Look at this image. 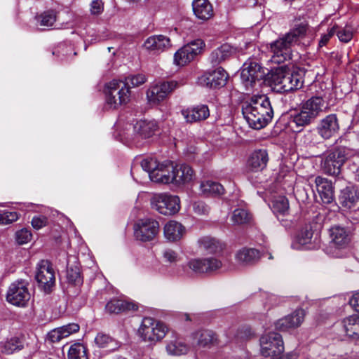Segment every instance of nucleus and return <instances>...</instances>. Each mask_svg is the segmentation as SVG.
<instances>
[{"instance_id":"1","label":"nucleus","mask_w":359,"mask_h":359,"mask_svg":"<svg viewBox=\"0 0 359 359\" xmlns=\"http://www.w3.org/2000/svg\"><path fill=\"white\" fill-rule=\"evenodd\" d=\"M242 112L249 126L257 130L266 126L273 116L271 102L265 95L252 96L243 105Z\"/></svg>"},{"instance_id":"2","label":"nucleus","mask_w":359,"mask_h":359,"mask_svg":"<svg viewBox=\"0 0 359 359\" xmlns=\"http://www.w3.org/2000/svg\"><path fill=\"white\" fill-rule=\"evenodd\" d=\"M326 109L322 97L313 96L301 103L299 110L290 116V127L294 132H301L313 122Z\"/></svg>"},{"instance_id":"3","label":"nucleus","mask_w":359,"mask_h":359,"mask_svg":"<svg viewBox=\"0 0 359 359\" xmlns=\"http://www.w3.org/2000/svg\"><path fill=\"white\" fill-rule=\"evenodd\" d=\"M106 107L111 109L127 104L131 97L130 86L126 81L114 79L106 84Z\"/></svg>"},{"instance_id":"4","label":"nucleus","mask_w":359,"mask_h":359,"mask_svg":"<svg viewBox=\"0 0 359 359\" xmlns=\"http://www.w3.org/2000/svg\"><path fill=\"white\" fill-rule=\"evenodd\" d=\"M349 152L348 149L339 147L323 153L320 156L321 171L330 176L339 175L342 165L348 158Z\"/></svg>"},{"instance_id":"5","label":"nucleus","mask_w":359,"mask_h":359,"mask_svg":"<svg viewBox=\"0 0 359 359\" xmlns=\"http://www.w3.org/2000/svg\"><path fill=\"white\" fill-rule=\"evenodd\" d=\"M270 81L279 92H290L299 89L303 86V78L297 72H291L283 68L277 69L271 76Z\"/></svg>"},{"instance_id":"6","label":"nucleus","mask_w":359,"mask_h":359,"mask_svg":"<svg viewBox=\"0 0 359 359\" xmlns=\"http://www.w3.org/2000/svg\"><path fill=\"white\" fill-rule=\"evenodd\" d=\"M168 331V328L163 323L147 317L142 319L137 334L142 341L152 345L163 339Z\"/></svg>"},{"instance_id":"7","label":"nucleus","mask_w":359,"mask_h":359,"mask_svg":"<svg viewBox=\"0 0 359 359\" xmlns=\"http://www.w3.org/2000/svg\"><path fill=\"white\" fill-rule=\"evenodd\" d=\"M151 208L163 215H173L180 210V199L168 193L154 194L150 199Z\"/></svg>"},{"instance_id":"8","label":"nucleus","mask_w":359,"mask_h":359,"mask_svg":"<svg viewBox=\"0 0 359 359\" xmlns=\"http://www.w3.org/2000/svg\"><path fill=\"white\" fill-rule=\"evenodd\" d=\"M329 235V244L324 251L332 257H339V251L346 248L351 241L350 233L344 227L334 225L330 228Z\"/></svg>"},{"instance_id":"9","label":"nucleus","mask_w":359,"mask_h":359,"mask_svg":"<svg viewBox=\"0 0 359 359\" xmlns=\"http://www.w3.org/2000/svg\"><path fill=\"white\" fill-rule=\"evenodd\" d=\"M29 286V283L26 280L20 279L13 282L7 290V302L18 307H26L31 298Z\"/></svg>"},{"instance_id":"10","label":"nucleus","mask_w":359,"mask_h":359,"mask_svg":"<svg viewBox=\"0 0 359 359\" xmlns=\"http://www.w3.org/2000/svg\"><path fill=\"white\" fill-rule=\"evenodd\" d=\"M175 81H163L151 86L146 91L147 103L150 107L160 104L176 88Z\"/></svg>"},{"instance_id":"11","label":"nucleus","mask_w":359,"mask_h":359,"mask_svg":"<svg viewBox=\"0 0 359 359\" xmlns=\"http://www.w3.org/2000/svg\"><path fill=\"white\" fill-rule=\"evenodd\" d=\"M260 352L264 357H271L280 354L284 351L282 336L275 332L263 334L259 339Z\"/></svg>"},{"instance_id":"12","label":"nucleus","mask_w":359,"mask_h":359,"mask_svg":"<svg viewBox=\"0 0 359 359\" xmlns=\"http://www.w3.org/2000/svg\"><path fill=\"white\" fill-rule=\"evenodd\" d=\"M205 47L202 39L191 41L177 50L174 55V63L177 66H184L191 62L199 55Z\"/></svg>"},{"instance_id":"13","label":"nucleus","mask_w":359,"mask_h":359,"mask_svg":"<svg viewBox=\"0 0 359 359\" xmlns=\"http://www.w3.org/2000/svg\"><path fill=\"white\" fill-rule=\"evenodd\" d=\"M35 278L45 292H50L55 284V271L48 260H41L36 265Z\"/></svg>"},{"instance_id":"14","label":"nucleus","mask_w":359,"mask_h":359,"mask_svg":"<svg viewBox=\"0 0 359 359\" xmlns=\"http://www.w3.org/2000/svg\"><path fill=\"white\" fill-rule=\"evenodd\" d=\"M293 43L285 35L270 43L272 53L271 60L276 64H281L291 59Z\"/></svg>"},{"instance_id":"15","label":"nucleus","mask_w":359,"mask_h":359,"mask_svg":"<svg viewBox=\"0 0 359 359\" xmlns=\"http://www.w3.org/2000/svg\"><path fill=\"white\" fill-rule=\"evenodd\" d=\"M264 75V69L258 62L249 60L245 62L243 65L241 72V79L245 88L248 90L252 88L256 81L262 79Z\"/></svg>"},{"instance_id":"16","label":"nucleus","mask_w":359,"mask_h":359,"mask_svg":"<svg viewBox=\"0 0 359 359\" xmlns=\"http://www.w3.org/2000/svg\"><path fill=\"white\" fill-rule=\"evenodd\" d=\"M159 230L158 222L152 218L140 219L136 223V240L149 241L153 240Z\"/></svg>"},{"instance_id":"17","label":"nucleus","mask_w":359,"mask_h":359,"mask_svg":"<svg viewBox=\"0 0 359 359\" xmlns=\"http://www.w3.org/2000/svg\"><path fill=\"white\" fill-rule=\"evenodd\" d=\"M305 311L302 309H296L291 314L278 319L275 323L276 330L281 332H287L299 327L304 320Z\"/></svg>"},{"instance_id":"18","label":"nucleus","mask_w":359,"mask_h":359,"mask_svg":"<svg viewBox=\"0 0 359 359\" xmlns=\"http://www.w3.org/2000/svg\"><path fill=\"white\" fill-rule=\"evenodd\" d=\"M174 171V165L170 161H164L158 163L154 170L149 174V178L152 182L158 184H172V173Z\"/></svg>"},{"instance_id":"19","label":"nucleus","mask_w":359,"mask_h":359,"mask_svg":"<svg viewBox=\"0 0 359 359\" xmlns=\"http://www.w3.org/2000/svg\"><path fill=\"white\" fill-rule=\"evenodd\" d=\"M339 130V125L336 114H332L326 116L320 120L317 131L319 135L328 140L335 135Z\"/></svg>"},{"instance_id":"20","label":"nucleus","mask_w":359,"mask_h":359,"mask_svg":"<svg viewBox=\"0 0 359 359\" xmlns=\"http://www.w3.org/2000/svg\"><path fill=\"white\" fill-rule=\"evenodd\" d=\"M228 74L222 67L205 73L201 78V83L211 88H221L226 85Z\"/></svg>"},{"instance_id":"21","label":"nucleus","mask_w":359,"mask_h":359,"mask_svg":"<svg viewBox=\"0 0 359 359\" xmlns=\"http://www.w3.org/2000/svg\"><path fill=\"white\" fill-rule=\"evenodd\" d=\"M187 266L196 273H203L219 269L222 263L215 258H197L190 259Z\"/></svg>"},{"instance_id":"22","label":"nucleus","mask_w":359,"mask_h":359,"mask_svg":"<svg viewBox=\"0 0 359 359\" xmlns=\"http://www.w3.org/2000/svg\"><path fill=\"white\" fill-rule=\"evenodd\" d=\"M269 159V154L266 149H255L248 158L247 168L255 172L262 171L266 168Z\"/></svg>"},{"instance_id":"23","label":"nucleus","mask_w":359,"mask_h":359,"mask_svg":"<svg viewBox=\"0 0 359 359\" xmlns=\"http://www.w3.org/2000/svg\"><path fill=\"white\" fill-rule=\"evenodd\" d=\"M316 191L325 204H330L334 199V191L332 182L328 179L317 176L314 180Z\"/></svg>"},{"instance_id":"24","label":"nucleus","mask_w":359,"mask_h":359,"mask_svg":"<svg viewBox=\"0 0 359 359\" xmlns=\"http://www.w3.org/2000/svg\"><path fill=\"white\" fill-rule=\"evenodd\" d=\"M313 232L311 227L303 228L294 238L292 243V248L295 250H311L314 248L313 242L316 240L315 237L313 241Z\"/></svg>"},{"instance_id":"25","label":"nucleus","mask_w":359,"mask_h":359,"mask_svg":"<svg viewBox=\"0 0 359 359\" xmlns=\"http://www.w3.org/2000/svg\"><path fill=\"white\" fill-rule=\"evenodd\" d=\"M173 182L175 185H184L193 181L195 173L192 168L187 164H180L174 166L172 173Z\"/></svg>"},{"instance_id":"26","label":"nucleus","mask_w":359,"mask_h":359,"mask_svg":"<svg viewBox=\"0 0 359 359\" xmlns=\"http://www.w3.org/2000/svg\"><path fill=\"white\" fill-rule=\"evenodd\" d=\"M192 9L195 16L201 20H208L213 15V8L208 0H193Z\"/></svg>"},{"instance_id":"27","label":"nucleus","mask_w":359,"mask_h":359,"mask_svg":"<svg viewBox=\"0 0 359 359\" xmlns=\"http://www.w3.org/2000/svg\"><path fill=\"white\" fill-rule=\"evenodd\" d=\"M236 53V49L228 43H224L214 50L210 55V60L213 65H219L229 60Z\"/></svg>"},{"instance_id":"28","label":"nucleus","mask_w":359,"mask_h":359,"mask_svg":"<svg viewBox=\"0 0 359 359\" xmlns=\"http://www.w3.org/2000/svg\"><path fill=\"white\" fill-rule=\"evenodd\" d=\"M187 122H196L206 119L210 116V111L206 105H198L191 109H187L182 111Z\"/></svg>"},{"instance_id":"29","label":"nucleus","mask_w":359,"mask_h":359,"mask_svg":"<svg viewBox=\"0 0 359 359\" xmlns=\"http://www.w3.org/2000/svg\"><path fill=\"white\" fill-rule=\"evenodd\" d=\"M185 233V228L180 222L170 220L168 222L163 229L165 238L170 241H177L181 239Z\"/></svg>"},{"instance_id":"30","label":"nucleus","mask_w":359,"mask_h":359,"mask_svg":"<svg viewBox=\"0 0 359 359\" xmlns=\"http://www.w3.org/2000/svg\"><path fill=\"white\" fill-rule=\"evenodd\" d=\"M260 257V252L255 248H243L239 250L235 256L236 262L241 265H248L257 261Z\"/></svg>"},{"instance_id":"31","label":"nucleus","mask_w":359,"mask_h":359,"mask_svg":"<svg viewBox=\"0 0 359 359\" xmlns=\"http://www.w3.org/2000/svg\"><path fill=\"white\" fill-rule=\"evenodd\" d=\"M359 200V191L353 186L346 187L341 191L339 201L346 208H351L358 203Z\"/></svg>"},{"instance_id":"32","label":"nucleus","mask_w":359,"mask_h":359,"mask_svg":"<svg viewBox=\"0 0 359 359\" xmlns=\"http://www.w3.org/2000/svg\"><path fill=\"white\" fill-rule=\"evenodd\" d=\"M170 46L169 38L163 35H155L149 37L144 42L146 49L154 51H163Z\"/></svg>"},{"instance_id":"33","label":"nucleus","mask_w":359,"mask_h":359,"mask_svg":"<svg viewBox=\"0 0 359 359\" xmlns=\"http://www.w3.org/2000/svg\"><path fill=\"white\" fill-rule=\"evenodd\" d=\"M133 307L134 304L132 302L121 299H113L107 303L105 310L110 314H118L130 311Z\"/></svg>"},{"instance_id":"34","label":"nucleus","mask_w":359,"mask_h":359,"mask_svg":"<svg viewBox=\"0 0 359 359\" xmlns=\"http://www.w3.org/2000/svg\"><path fill=\"white\" fill-rule=\"evenodd\" d=\"M96 345L101 348H104L109 352L116 351L120 347V343L110 335L100 332L95 338Z\"/></svg>"},{"instance_id":"35","label":"nucleus","mask_w":359,"mask_h":359,"mask_svg":"<svg viewBox=\"0 0 359 359\" xmlns=\"http://www.w3.org/2000/svg\"><path fill=\"white\" fill-rule=\"evenodd\" d=\"M191 337L196 341V344L201 347H208L213 344L217 339L212 330H203L194 332Z\"/></svg>"},{"instance_id":"36","label":"nucleus","mask_w":359,"mask_h":359,"mask_svg":"<svg viewBox=\"0 0 359 359\" xmlns=\"http://www.w3.org/2000/svg\"><path fill=\"white\" fill-rule=\"evenodd\" d=\"M342 323L346 335L354 339L359 338V316L358 315L345 318Z\"/></svg>"},{"instance_id":"37","label":"nucleus","mask_w":359,"mask_h":359,"mask_svg":"<svg viewBox=\"0 0 359 359\" xmlns=\"http://www.w3.org/2000/svg\"><path fill=\"white\" fill-rule=\"evenodd\" d=\"M189 350V346L178 339L169 340L165 346V351L168 355L171 356H180L187 354Z\"/></svg>"},{"instance_id":"38","label":"nucleus","mask_w":359,"mask_h":359,"mask_svg":"<svg viewBox=\"0 0 359 359\" xmlns=\"http://www.w3.org/2000/svg\"><path fill=\"white\" fill-rule=\"evenodd\" d=\"M201 192L206 196H221L224 194V188L219 182L205 180L201 182L200 184Z\"/></svg>"},{"instance_id":"39","label":"nucleus","mask_w":359,"mask_h":359,"mask_svg":"<svg viewBox=\"0 0 359 359\" xmlns=\"http://www.w3.org/2000/svg\"><path fill=\"white\" fill-rule=\"evenodd\" d=\"M137 125L138 134L143 138L153 136L158 129V123L155 120H140Z\"/></svg>"},{"instance_id":"40","label":"nucleus","mask_w":359,"mask_h":359,"mask_svg":"<svg viewBox=\"0 0 359 359\" xmlns=\"http://www.w3.org/2000/svg\"><path fill=\"white\" fill-rule=\"evenodd\" d=\"M289 208V201L283 196L275 197L271 201V209L278 217L287 215Z\"/></svg>"},{"instance_id":"41","label":"nucleus","mask_w":359,"mask_h":359,"mask_svg":"<svg viewBox=\"0 0 359 359\" xmlns=\"http://www.w3.org/2000/svg\"><path fill=\"white\" fill-rule=\"evenodd\" d=\"M307 30L308 25L304 22H300L296 25L289 32L285 34V36L294 44L299 39L306 36Z\"/></svg>"},{"instance_id":"42","label":"nucleus","mask_w":359,"mask_h":359,"mask_svg":"<svg viewBox=\"0 0 359 359\" xmlns=\"http://www.w3.org/2000/svg\"><path fill=\"white\" fill-rule=\"evenodd\" d=\"M24 348V341L22 338L13 337L7 340L1 345V351L6 354H11L16 351Z\"/></svg>"},{"instance_id":"43","label":"nucleus","mask_w":359,"mask_h":359,"mask_svg":"<svg viewBox=\"0 0 359 359\" xmlns=\"http://www.w3.org/2000/svg\"><path fill=\"white\" fill-rule=\"evenodd\" d=\"M198 244L201 248L208 251L210 253H215L222 249L219 242L214 238L204 236L198 240Z\"/></svg>"},{"instance_id":"44","label":"nucleus","mask_w":359,"mask_h":359,"mask_svg":"<svg viewBox=\"0 0 359 359\" xmlns=\"http://www.w3.org/2000/svg\"><path fill=\"white\" fill-rule=\"evenodd\" d=\"M69 359H88L86 348L81 344L72 345L68 351Z\"/></svg>"},{"instance_id":"45","label":"nucleus","mask_w":359,"mask_h":359,"mask_svg":"<svg viewBox=\"0 0 359 359\" xmlns=\"http://www.w3.org/2000/svg\"><path fill=\"white\" fill-rule=\"evenodd\" d=\"M250 219V215L246 210L238 208L236 209L231 216V222L233 224H243L248 222Z\"/></svg>"},{"instance_id":"46","label":"nucleus","mask_w":359,"mask_h":359,"mask_svg":"<svg viewBox=\"0 0 359 359\" xmlns=\"http://www.w3.org/2000/svg\"><path fill=\"white\" fill-rule=\"evenodd\" d=\"M57 16L55 11L50 10L43 13L37 18V21L43 26H52L56 21Z\"/></svg>"},{"instance_id":"47","label":"nucleus","mask_w":359,"mask_h":359,"mask_svg":"<svg viewBox=\"0 0 359 359\" xmlns=\"http://www.w3.org/2000/svg\"><path fill=\"white\" fill-rule=\"evenodd\" d=\"M67 278L69 283L74 285H78L82 283L80 270L77 266L67 268Z\"/></svg>"},{"instance_id":"48","label":"nucleus","mask_w":359,"mask_h":359,"mask_svg":"<svg viewBox=\"0 0 359 359\" xmlns=\"http://www.w3.org/2000/svg\"><path fill=\"white\" fill-rule=\"evenodd\" d=\"M337 25L328 28L327 32L322 34L318 42V47L322 48L327 44L330 39L336 34Z\"/></svg>"},{"instance_id":"49","label":"nucleus","mask_w":359,"mask_h":359,"mask_svg":"<svg viewBox=\"0 0 359 359\" xmlns=\"http://www.w3.org/2000/svg\"><path fill=\"white\" fill-rule=\"evenodd\" d=\"M18 219V215L16 212L5 211L0 214V225H7L11 224Z\"/></svg>"},{"instance_id":"50","label":"nucleus","mask_w":359,"mask_h":359,"mask_svg":"<svg viewBox=\"0 0 359 359\" xmlns=\"http://www.w3.org/2000/svg\"><path fill=\"white\" fill-rule=\"evenodd\" d=\"M32 236V233L29 230L22 229L16 232L15 240L19 245H23L29 242Z\"/></svg>"},{"instance_id":"51","label":"nucleus","mask_w":359,"mask_h":359,"mask_svg":"<svg viewBox=\"0 0 359 359\" xmlns=\"http://www.w3.org/2000/svg\"><path fill=\"white\" fill-rule=\"evenodd\" d=\"M210 210V207L203 201H196L193 203V210L196 215H207Z\"/></svg>"},{"instance_id":"52","label":"nucleus","mask_w":359,"mask_h":359,"mask_svg":"<svg viewBox=\"0 0 359 359\" xmlns=\"http://www.w3.org/2000/svg\"><path fill=\"white\" fill-rule=\"evenodd\" d=\"M163 258L164 262L168 263H176L180 260L179 255L175 250L168 248L163 252Z\"/></svg>"},{"instance_id":"53","label":"nucleus","mask_w":359,"mask_h":359,"mask_svg":"<svg viewBox=\"0 0 359 359\" xmlns=\"http://www.w3.org/2000/svg\"><path fill=\"white\" fill-rule=\"evenodd\" d=\"M104 11V3L102 0H93L90 5V12L93 15H100Z\"/></svg>"},{"instance_id":"54","label":"nucleus","mask_w":359,"mask_h":359,"mask_svg":"<svg viewBox=\"0 0 359 359\" xmlns=\"http://www.w3.org/2000/svg\"><path fill=\"white\" fill-rule=\"evenodd\" d=\"M159 162H157L154 158H145L141 161V166L144 170L147 172L149 175L150 172L157 167Z\"/></svg>"},{"instance_id":"55","label":"nucleus","mask_w":359,"mask_h":359,"mask_svg":"<svg viewBox=\"0 0 359 359\" xmlns=\"http://www.w3.org/2000/svg\"><path fill=\"white\" fill-rule=\"evenodd\" d=\"M79 325L76 323H69L66 325H63L60 327V329L62 331L63 336L65 338L69 337V335L79 332Z\"/></svg>"},{"instance_id":"56","label":"nucleus","mask_w":359,"mask_h":359,"mask_svg":"<svg viewBox=\"0 0 359 359\" xmlns=\"http://www.w3.org/2000/svg\"><path fill=\"white\" fill-rule=\"evenodd\" d=\"M340 41L344 43L349 42L353 37V32L350 29L344 28L336 32Z\"/></svg>"},{"instance_id":"57","label":"nucleus","mask_w":359,"mask_h":359,"mask_svg":"<svg viewBox=\"0 0 359 359\" xmlns=\"http://www.w3.org/2000/svg\"><path fill=\"white\" fill-rule=\"evenodd\" d=\"M48 219L45 216H34L32 219V225L34 229L38 230L47 225Z\"/></svg>"},{"instance_id":"58","label":"nucleus","mask_w":359,"mask_h":359,"mask_svg":"<svg viewBox=\"0 0 359 359\" xmlns=\"http://www.w3.org/2000/svg\"><path fill=\"white\" fill-rule=\"evenodd\" d=\"M48 339L53 343L58 342L61 339L65 338V337L63 336L62 331L60 329V327L49 332L48 334Z\"/></svg>"},{"instance_id":"59","label":"nucleus","mask_w":359,"mask_h":359,"mask_svg":"<svg viewBox=\"0 0 359 359\" xmlns=\"http://www.w3.org/2000/svg\"><path fill=\"white\" fill-rule=\"evenodd\" d=\"M349 172L351 173L353 178L359 182V165L355 162L350 163L348 165Z\"/></svg>"},{"instance_id":"60","label":"nucleus","mask_w":359,"mask_h":359,"mask_svg":"<svg viewBox=\"0 0 359 359\" xmlns=\"http://www.w3.org/2000/svg\"><path fill=\"white\" fill-rule=\"evenodd\" d=\"M350 305L359 312V292L354 294L349 300Z\"/></svg>"},{"instance_id":"61","label":"nucleus","mask_w":359,"mask_h":359,"mask_svg":"<svg viewBox=\"0 0 359 359\" xmlns=\"http://www.w3.org/2000/svg\"><path fill=\"white\" fill-rule=\"evenodd\" d=\"M271 359H297L296 353L290 352L285 354H278L277 355L271 356Z\"/></svg>"},{"instance_id":"62","label":"nucleus","mask_w":359,"mask_h":359,"mask_svg":"<svg viewBox=\"0 0 359 359\" xmlns=\"http://www.w3.org/2000/svg\"><path fill=\"white\" fill-rule=\"evenodd\" d=\"M147 81V77L144 74H138L136 75V86L142 85Z\"/></svg>"},{"instance_id":"63","label":"nucleus","mask_w":359,"mask_h":359,"mask_svg":"<svg viewBox=\"0 0 359 359\" xmlns=\"http://www.w3.org/2000/svg\"><path fill=\"white\" fill-rule=\"evenodd\" d=\"M184 316H185V319H186L187 320H190V318H189V316L188 314H184Z\"/></svg>"},{"instance_id":"64","label":"nucleus","mask_w":359,"mask_h":359,"mask_svg":"<svg viewBox=\"0 0 359 359\" xmlns=\"http://www.w3.org/2000/svg\"><path fill=\"white\" fill-rule=\"evenodd\" d=\"M116 359H126V358H122V357H118V358H117Z\"/></svg>"}]
</instances>
